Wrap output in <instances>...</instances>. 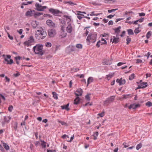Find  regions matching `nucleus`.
Listing matches in <instances>:
<instances>
[{
  "instance_id": "f257e3e1",
  "label": "nucleus",
  "mask_w": 152,
  "mask_h": 152,
  "mask_svg": "<svg viewBox=\"0 0 152 152\" xmlns=\"http://www.w3.org/2000/svg\"><path fill=\"white\" fill-rule=\"evenodd\" d=\"M35 32V37L38 39H43L45 38L47 35L46 31L42 28H38Z\"/></svg>"
},
{
  "instance_id": "f03ea898",
  "label": "nucleus",
  "mask_w": 152,
  "mask_h": 152,
  "mask_svg": "<svg viewBox=\"0 0 152 152\" xmlns=\"http://www.w3.org/2000/svg\"><path fill=\"white\" fill-rule=\"evenodd\" d=\"M43 48V46L42 45L37 44L33 47V49L35 54L42 56L44 54V52Z\"/></svg>"
},
{
  "instance_id": "7ed1b4c3",
  "label": "nucleus",
  "mask_w": 152,
  "mask_h": 152,
  "mask_svg": "<svg viewBox=\"0 0 152 152\" xmlns=\"http://www.w3.org/2000/svg\"><path fill=\"white\" fill-rule=\"evenodd\" d=\"M97 34L95 33L93 34H89L86 39V41L88 42V45L90 44V42L94 43L96 41Z\"/></svg>"
},
{
  "instance_id": "20e7f679",
  "label": "nucleus",
  "mask_w": 152,
  "mask_h": 152,
  "mask_svg": "<svg viewBox=\"0 0 152 152\" xmlns=\"http://www.w3.org/2000/svg\"><path fill=\"white\" fill-rule=\"evenodd\" d=\"M34 42V39L33 36H31L27 41H26L23 43V44L25 45L29 46L32 45Z\"/></svg>"
},
{
  "instance_id": "39448f33",
  "label": "nucleus",
  "mask_w": 152,
  "mask_h": 152,
  "mask_svg": "<svg viewBox=\"0 0 152 152\" xmlns=\"http://www.w3.org/2000/svg\"><path fill=\"white\" fill-rule=\"evenodd\" d=\"M115 98V96H113L107 98L106 100L104 102V105L105 106L108 105L109 104L113 102Z\"/></svg>"
},
{
  "instance_id": "423d86ee",
  "label": "nucleus",
  "mask_w": 152,
  "mask_h": 152,
  "mask_svg": "<svg viewBox=\"0 0 152 152\" xmlns=\"http://www.w3.org/2000/svg\"><path fill=\"white\" fill-rule=\"evenodd\" d=\"M48 34L50 37H53L56 34V30L54 29H50L48 31Z\"/></svg>"
},
{
  "instance_id": "0eeeda50",
  "label": "nucleus",
  "mask_w": 152,
  "mask_h": 152,
  "mask_svg": "<svg viewBox=\"0 0 152 152\" xmlns=\"http://www.w3.org/2000/svg\"><path fill=\"white\" fill-rule=\"evenodd\" d=\"M49 11L55 16H58L60 13H61L59 10L53 8L50 9Z\"/></svg>"
},
{
  "instance_id": "6e6552de",
  "label": "nucleus",
  "mask_w": 152,
  "mask_h": 152,
  "mask_svg": "<svg viewBox=\"0 0 152 152\" xmlns=\"http://www.w3.org/2000/svg\"><path fill=\"white\" fill-rule=\"evenodd\" d=\"M35 6L37 10L39 11H43L47 8V7L42 6L38 3L36 4Z\"/></svg>"
},
{
  "instance_id": "1a4fd4ad",
  "label": "nucleus",
  "mask_w": 152,
  "mask_h": 152,
  "mask_svg": "<svg viewBox=\"0 0 152 152\" xmlns=\"http://www.w3.org/2000/svg\"><path fill=\"white\" fill-rule=\"evenodd\" d=\"M107 44V42L106 40L103 38H102L101 41L99 40L97 42L96 46L98 48H99L100 46V45Z\"/></svg>"
},
{
  "instance_id": "9d476101",
  "label": "nucleus",
  "mask_w": 152,
  "mask_h": 152,
  "mask_svg": "<svg viewBox=\"0 0 152 152\" xmlns=\"http://www.w3.org/2000/svg\"><path fill=\"white\" fill-rule=\"evenodd\" d=\"M35 11L34 10H29L26 13V15L27 16H31L33 15H35Z\"/></svg>"
},
{
  "instance_id": "9b49d317",
  "label": "nucleus",
  "mask_w": 152,
  "mask_h": 152,
  "mask_svg": "<svg viewBox=\"0 0 152 152\" xmlns=\"http://www.w3.org/2000/svg\"><path fill=\"white\" fill-rule=\"evenodd\" d=\"M11 56L10 55H7V56L6 57L4 58V60L7 62V64H11L13 63V60L12 59H10V61L8 60V59H10Z\"/></svg>"
},
{
  "instance_id": "f8f14e48",
  "label": "nucleus",
  "mask_w": 152,
  "mask_h": 152,
  "mask_svg": "<svg viewBox=\"0 0 152 152\" xmlns=\"http://www.w3.org/2000/svg\"><path fill=\"white\" fill-rule=\"evenodd\" d=\"M83 91L80 88L77 89L75 92V94L77 96H81L82 95Z\"/></svg>"
},
{
  "instance_id": "ddd939ff",
  "label": "nucleus",
  "mask_w": 152,
  "mask_h": 152,
  "mask_svg": "<svg viewBox=\"0 0 152 152\" xmlns=\"http://www.w3.org/2000/svg\"><path fill=\"white\" fill-rule=\"evenodd\" d=\"M46 23L47 25L50 27H55V24L50 20H47Z\"/></svg>"
},
{
  "instance_id": "4468645a",
  "label": "nucleus",
  "mask_w": 152,
  "mask_h": 152,
  "mask_svg": "<svg viewBox=\"0 0 152 152\" xmlns=\"http://www.w3.org/2000/svg\"><path fill=\"white\" fill-rule=\"evenodd\" d=\"M68 25L66 27V31L68 33H71L72 31V27L71 24L69 22H68Z\"/></svg>"
},
{
  "instance_id": "2eb2a0df",
  "label": "nucleus",
  "mask_w": 152,
  "mask_h": 152,
  "mask_svg": "<svg viewBox=\"0 0 152 152\" xmlns=\"http://www.w3.org/2000/svg\"><path fill=\"white\" fill-rule=\"evenodd\" d=\"M147 82H142L138 85V88H145L147 86Z\"/></svg>"
},
{
  "instance_id": "dca6fc26",
  "label": "nucleus",
  "mask_w": 152,
  "mask_h": 152,
  "mask_svg": "<svg viewBox=\"0 0 152 152\" xmlns=\"http://www.w3.org/2000/svg\"><path fill=\"white\" fill-rule=\"evenodd\" d=\"M103 63L104 65H110L112 64V60L107 59H105L103 60Z\"/></svg>"
},
{
  "instance_id": "f3484780",
  "label": "nucleus",
  "mask_w": 152,
  "mask_h": 152,
  "mask_svg": "<svg viewBox=\"0 0 152 152\" xmlns=\"http://www.w3.org/2000/svg\"><path fill=\"white\" fill-rule=\"evenodd\" d=\"M61 30L62 32H63V35H61V38H64L65 37L66 35V33L64 31L65 26L61 25Z\"/></svg>"
},
{
  "instance_id": "a211bd4d",
  "label": "nucleus",
  "mask_w": 152,
  "mask_h": 152,
  "mask_svg": "<svg viewBox=\"0 0 152 152\" xmlns=\"http://www.w3.org/2000/svg\"><path fill=\"white\" fill-rule=\"evenodd\" d=\"M140 105L139 104H131L129 106V109H131L132 108L133 109H135L137 108L138 107H140Z\"/></svg>"
},
{
  "instance_id": "6ab92c4d",
  "label": "nucleus",
  "mask_w": 152,
  "mask_h": 152,
  "mask_svg": "<svg viewBox=\"0 0 152 152\" xmlns=\"http://www.w3.org/2000/svg\"><path fill=\"white\" fill-rule=\"evenodd\" d=\"M67 49L69 51L72 52L75 50V48L74 46L70 45L67 48Z\"/></svg>"
},
{
  "instance_id": "aec40b11",
  "label": "nucleus",
  "mask_w": 152,
  "mask_h": 152,
  "mask_svg": "<svg viewBox=\"0 0 152 152\" xmlns=\"http://www.w3.org/2000/svg\"><path fill=\"white\" fill-rule=\"evenodd\" d=\"M69 105V103H68L66 105L61 106L62 109H65L67 111L69 110V108L68 107Z\"/></svg>"
},
{
  "instance_id": "412c9836",
  "label": "nucleus",
  "mask_w": 152,
  "mask_h": 152,
  "mask_svg": "<svg viewBox=\"0 0 152 152\" xmlns=\"http://www.w3.org/2000/svg\"><path fill=\"white\" fill-rule=\"evenodd\" d=\"M121 28V27L120 26H119L117 28L114 29L115 33L116 34V36L118 35L120 31V29Z\"/></svg>"
},
{
  "instance_id": "4be33fe9",
  "label": "nucleus",
  "mask_w": 152,
  "mask_h": 152,
  "mask_svg": "<svg viewBox=\"0 0 152 152\" xmlns=\"http://www.w3.org/2000/svg\"><path fill=\"white\" fill-rule=\"evenodd\" d=\"M11 117L10 116H6L4 117V121L5 122H9L10 120L11 119Z\"/></svg>"
},
{
  "instance_id": "5701e85b",
  "label": "nucleus",
  "mask_w": 152,
  "mask_h": 152,
  "mask_svg": "<svg viewBox=\"0 0 152 152\" xmlns=\"http://www.w3.org/2000/svg\"><path fill=\"white\" fill-rule=\"evenodd\" d=\"M63 3L64 4H68L69 5H77L75 3L72 2L71 1H65L63 2Z\"/></svg>"
},
{
  "instance_id": "b1692460",
  "label": "nucleus",
  "mask_w": 152,
  "mask_h": 152,
  "mask_svg": "<svg viewBox=\"0 0 152 152\" xmlns=\"http://www.w3.org/2000/svg\"><path fill=\"white\" fill-rule=\"evenodd\" d=\"M80 99L79 97L77 96L75 99L74 100V103L75 104H77L79 103Z\"/></svg>"
},
{
  "instance_id": "393cba45",
  "label": "nucleus",
  "mask_w": 152,
  "mask_h": 152,
  "mask_svg": "<svg viewBox=\"0 0 152 152\" xmlns=\"http://www.w3.org/2000/svg\"><path fill=\"white\" fill-rule=\"evenodd\" d=\"M113 39L112 42V43H115V44H117L118 42H119V38H116L115 37L113 36Z\"/></svg>"
},
{
  "instance_id": "a878e982",
  "label": "nucleus",
  "mask_w": 152,
  "mask_h": 152,
  "mask_svg": "<svg viewBox=\"0 0 152 152\" xmlns=\"http://www.w3.org/2000/svg\"><path fill=\"white\" fill-rule=\"evenodd\" d=\"M93 80V77H89L88 79L87 86H88L89 84L91 83Z\"/></svg>"
},
{
  "instance_id": "bb28decb",
  "label": "nucleus",
  "mask_w": 152,
  "mask_h": 152,
  "mask_svg": "<svg viewBox=\"0 0 152 152\" xmlns=\"http://www.w3.org/2000/svg\"><path fill=\"white\" fill-rule=\"evenodd\" d=\"M3 145L4 148L6 149V150H8L9 149V146L6 143L4 142L3 143Z\"/></svg>"
},
{
  "instance_id": "cd10ccee",
  "label": "nucleus",
  "mask_w": 152,
  "mask_h": 152,
  "mask_svg": "<svg viewBox=\"0 0 152 152\" xmlns=\"http://www.w3.org/2000/svg\"><path fill=\"white\" fill-rule=\"evenodd\" d=\"M122 97L123 99H126L128 98L129 97H131L132 96V95L131 94H124L122 95Z\"/></svg>"
},
{
  "instance_id": "c85d7f7f",
  "label": "nucleus",
  "mask_w": 152,
  "mask_h": 152,
  "mask_svg": "<svg viewBox=\"0 0 152 152\" xmlns=\"http://www.w3.org/2000/svg\"><path fill=\"white\" fill-rule=\"evenodd\" d=\"M113 74H109L108 75H106V78L108 80H109L113 76Z\"/></svg>"
},
{
  "instance_id": "c756f323",
  "label": "nucleus",
  "mask_w": 152,
  "mask_h": 152,
  "mask_svg": "<svg viewBox=\"0 0 152 152\" xmlns=\"http://www.w3.org/2000/svg\"><path fill=\"white\" fill-rule=\"evenodd\" d=\"M91 94L90 93L88 94L85 96V98L87 101H89L90 100L89 96L91 95Z\"/></svg>"
},
{
  "instance_id": "7c9ffc66",
  "label": "nucleus",
  "mask_w": 152,
  "mask_h": 152,
  "mask_svg": "<svg viewBox=\"0 0 152 152\" xmlns=\"http://www.w3.org/2000/svg\"><path fill=\"white\" fill-rule=\"evenodd\" d=\"M99 133L98 132H96L94 133L93 136H94V139L96 140L97 139V137Z\"/></svg>"
},
{
  "instance_id": "2f4dec72",
  "label": "nucleus",
  "mask_w": 152,
  "mask_h": 152,
  "mask_svg": "<svg viewBox=\"0 0 152 152\" xmlns=\"http://www.w3.org/2000/svg\"><path fill=\"white\" fill-rule=\"evenodd\" d=\"M52 94L53 95V98L56 99H58V96L57 94L55 92H52Z\"/></svg>"
},
{
  "instance_id": "473e14b6",
  "label": "nucleus",
  "mask_w": 152,
  "mask_h": 152,
  "mask_svg": "<svg viewBox=\"0 0 152 152\" xmlns=\"http://www.w3.org/2000/svg\"><path fill=\"white\" fill-rule=\"evenodd\" d=\"M152 32L151 31H149L147 33L146 35V37L147 39H148L151 35Z\"/></svg>"
},
{
  "instance_id": "72a5a7b5",
  "label": "nucleus",
  "mask_w": 152,
  "mask_h": 152,
  "mask_svg": "<svg viewBox=\"0 0 152 152\" xmlns=\"http://www.w3.org/2000/svg\"><path fill=\"white\" fill-rule=\"evenodd\" d=\"M77 18L81 20L82 19L83 17H85V16L83 15H80L77 14Z\"/></svg>"
},
{
  "instance_id": "f704fd0d",
  "label": "nucleus",
  "mask_w": 152,
  "mask_h": 152,
  "mask_svg": "<svg viewBox=\"0 0 152 152\" xmlns=\"http://www.w3.org/2000/svg\"><path fill=\"white\" fill-rule=\"evenodd\" d=\"M32 26L34 28H36L37 26V24L36 23V22L35 21H33L32 23Z\"/></svg>"
},
{
  "instance_id": "c9c22d12",
  "label": "nucleus",
  "mask_w": 152,
  "mask_h": 152,
  "mask_svg": "<svg viewBox=\"0 0 152 152\" xmlns=\"http://www.w3.org/2000/svg\"><path fill=\"white\" fill-rule=\"evenodd\" d=\"M127 32L129 35H133L134 34L133 30L131 29H128L127 30Z\"/></svg>"
},
{
  "instance_id": "e433bc0d",
  "label": "nucleus",
  "mask_w": 152,
  "mask_h": 152,
  "mask_svg": "<svg viewBox=\"0 0 152 152\" xmlns=\"http://www.w3.org/2000/svg\"><path fill=\"white\" fill-rule=\"evenodd\" d=\"M146 105L148 107H151L152 106V103L150 101H148L146 103Z\"/></svg>"
},
{
  "instance_id": "4c0bfd02",
  "label": "nucleus",
  "mask_w": 152,
  "mask_h": 152,
  "mask_svg": "<svg viewBox=\"0 0 152 152\" xmlns=\"http://www.w3.org/2000/svg\"><path fill=\"white\" fill-rule=\"evenodd\" d=\"M41 141L42 142L41 145L42 147L44 148H45L46 147V142L43 140H41Z\"/></svg>"
},
{
  "instance_id": "58836bf2",
  "label": "nucleus",
  "mask_w": 152,
  "mask_h": 152,
  "mask_svg": "<svg viewBox=\"0 0 152 152\" xmlns=\"http://www.w3.org/2000/svg\"><path fill=\"white\" fill-rule=\"evenodd\" d=\"M76 47L78 49H81L82 48V45L80 44H78L76 45Z\"/></svg>"
},
{
  "instance_id": "ea45409f",
  "label": "nucleus",
  "mask_w": 152,
  "mask_h": 152,
  "mask_svg": "<svg viewBox=\"0 0 152 152\" xmlns=\"http://www.w3.org/2000/svg\"><path fill=\"white\" fill-rule=\"evenodd\" d=\"M142 146V144L141 143H140L139 144L137 145L136 146V149L137 150H139V149Z\"/></svg>"
},
{
  "instance_id": "a19ab883",
  "label": "nucleus",
  "mask_w": 152,
  "mask_h": 152,
  "mask_svg": "<svg viewBox=\"0 0 152 152\" xmlns=\"http://www.w3.org/2000/svg\"><path fill=\"white\" fill-rule=\"evenodd\" d=\"M58 122L61 123L63 125H65L66 126H67V124L64 121H58Z\"/></svg>"
},
{
  "instance_id": "79ce46f5",
  "label": "nucleus",
  "mask_w": 152,
  "mask_h": 152,
  "mask_svg": "<svg viewBox=\"0 0 152 152\" xmlns=\"http://www.w3.org/2000/svg\"><path fill=\"white\" fill-rule=\"evenodd\" d=\"M126 40L127 41L126 44L127 45H128L131 41V38L129 37H127Z\"/></svg>"
},
{
  "instance_id": "37998d69",
  "label": "nucleus",
  "mask_w": 152,
  "mask_h": 152,
  "mask_svg": "<svg viewBox=\"0 0 152 152\" xmlns=\"http://www.w3.org/2000/svg\"><path fill=\"white\" fill-rule=\"evenodd\" d=\"M140 31V30L139 29V28L138 27L134 31V33L136 34L139 33Z\"/></svg>"
},
{
  "instance_id": "c03bdc74",
  "label": "nucleus",
  "mask_w": 152,
  "mask_h": 152,
  "mask_svg": "<svg viewBox=\"0 0 152 152\" xmlns=\"http://www.w3.org/2000/svg\"><path fill=\"white\" fill-rule=\"evenodd\" d=\"M134 74H132L129 77V80H132L134 78Z\"/></svg>"
},
{
  "instance_id": "a18cd8bd",
  "label": "nucleus",
  "mask_w": 152,
  "mask_h": 152,
  "mask_svg": "<svg viewBox=\"0 0 152 152\" xmlns=\"http://www.w3.org/2000/svg\"><path fill=\"white\" fill-rule=\"evenodd\" d=\"M64 17L66 18L67 20L69 19V22L71 21V18L70 17L66 15H64Z\"/></svg>"
},
{
  "instance_id": "49530a36",
  "label": "nucleus",
  "mask_w": 152,
  "mask_h": 152,
  "mask_svg": "<svg viewBox=\"0 0 152 152\" xmlns=\"http://www.w3.org/2000/svg\"><path fill=\"white\" fill-rule=\"evenodd\" d=\"M43 14V13L42 12H37L35 13V15L37 16H39L40 15H42Z\"/></svg>"
},
{
  "instance_id": "de8ad7c7",
  "label": "nucleus",
  "mask_w": 152,
  "mask_h": 152,
  "mask_svg": "<svg viewBox=\"0 0 152 152\" xmlns=\"http://www.w3.org/2000/svg\"><path fill=\"white\" fill-rule=\"evenodd\" d=\"M89 31V29H86V31L83 34V36H87L88 35V34Z\"/></svg>"
},
{
  "instance_id": "09e8293b",
  "label": "nucleus",
  "mask_w": 152,
  "mask_h": 152,
  "mask_svg": "<svg viewBox=\"0 0 152 152\" xmlns=\"http://www.w3.org/2000/svg\"><path fill=\"white\" fill-rule=\"evenodd\" d=\"M6 32L7 33L8 37L11 40L13 39V38L12 36H11L9 33L6 31Z\"/></svg>"
},
{
  "instance_id": "8fccbe9b",
  "label": "nucleus",
  "mask_w": 152,
  "mask_h": 152,
  "mask_svg": "<svg viewBox=\"0 0 152 152\" xmlns=\"http://www.w3.org/2000/svg\"><path fill=\"white\" fill-rule=\"evenodd\" d=\"M45 45L47 47H50L51 46V44L49 42H47L45 43Z\"/></svg>"
},
{
  "instance_id": "3c124183",
  "label": "nucleus",
  "mask_w": 152,
  "mask_h": 152,
  "mask_svg": "<svg viewBox=\"0 0 152 152\" xmlns=\"http://www.w3.org/2000/svg\"><path fill=\"white\" fill-rule=\"evenodd\" d=\"M126 83V81L125 79L121 78V85L125 84Z\"/></svg>"
},
{
  "instance_id": "603ef678",
  "label": "nucleus",
  "mask_w": 152,
  "mask_h": 152,
  "mask_svg": "<svg viewBox=\"0 0 152 152\" xmlns=\"http://www.w3.org/2000/svg\"><path fill=\"white\" fill-rule=\"evenodd\" d=\"M117 10H118V9H112L111 10H108V11L109 13H110L111 12H114L115 11Z\"/></svg>"
},
{
  "instance_id": "864d4df0",
  "label": "nucleus",
  "mask_w": 152,
  "mask_h": 152,
  "mask_svg": "<svg viewBox=\"0 0 152 152\" xmlns=\"http://www.w3.org/2000/svg\"><path fill=\"white\" fill-rule=\"evenodd\" d=\"M13 109V107L12 106H10L8 108V110L10 112H11Z\"/></svg>"
},
{
  "instance_id": "5fc2aeb1",
  "label": "nucleus",
  "mask_w": 152,
  "mask_h": 152,
  "mask_svg": "<svg viewBox=\"0 0 152 152\" xmlns=\"http://www.w3.org/2000/svg\"><path fill=\"white\" fill-rule=\"evenodd\" d=\"M116 81L117 83H119V85H121V78L120 79H117L116 80Z\"/></svg>"
},
{
  "instance_id": "6e6d98bb",
  "label": "nucleus",
  "mask_w": 152,
  "mask_h": 152,
  "mask_svg": "<svg viewBox=\"0 0 152 152\" xmlns=\"http://www.w3.org/2000/svg\"><path fill=\"white\" fill-rule=\"evenodd\" d=\"M104 112H102L101 113H99L98 115L100 117H102L104 115Z\"/></svg>"
},
{
  "instance_id": "4d7b16f0",
  "label": "nucleus",
  "mask_w": 152,
  "mask_h": 152,
  "mask_svg": "<svg viewBox=\"0 0 152 152\" xmlns=\"http://www.w3.org/2000/svg\"><path fill=\"white\" fill-rule=\"evenodd\" d=\"M61 137L62 138L64 139H65L66 137H67L68 138H69V137L68 135H66L65 134H64L63 136H62Z\"/></svg>"
},
{
  "instance_id": "13d9d810",
  "label": "nucleus",
  "mask_w": 152,
  "mask_h": 152,
  "mask_svg": "<svg viewBox=\"0 0 152 152\" xmlns=\"http://www.w3.org/2000/svg\"><path fill=\"white\" fill-rule=\"evenodd\" d=\"M21 58V57L20 56H17L15 57V60H17V61L18 60H20Z\"/></svg>"
},
{
  "instance_id": "bf43d9fd",
  "label": "nucleus",
  "mask_w": 152,
  "mask_h": 152,
  "mask_svg": "<svg viewBox=\"0 0 152 152\" xmlns=\"http://www.w3.org/2000/svg\"><path fill=\"white\" fill-rule=\"evenodd\" d=\"M142 61L140 59H137V62L136 63H142Z\"/></svg>"
},
{
  "instance_id": "052dcab7",
  "label": "nucleus",
  "mask_w": 152,
  "mask_h": 152,
  "mask_svg": "<svg viewBox=\"0 0 152 152\" xmlns=\"http://www.w3.org/2000/svg\"><path fill=\"white\" fill-rule=\"evenodd\" d=\"M115 15H110L107 16V18L110 19H111Z\"/></svg>"
},
{
  "instance_id": "680f3d73",
  "label": "nucleus",
  "mask_w": 152,
  "mask_h": 152,
  "mask_svg": "<svg viewBox=\"0 0 152 152\" xmlns=\"http://www.w3.org/2000/svg\"><path fill=\"white\" fill-rule=\"evenodd\" d=\"M78 68H73L72 69V70L73 72H76L79 70Z\"/></svg>"
},
{
  "instance_id": "e2e57ef3",
  "label": "nucleus",
  "mask_w": 152,
  "mask_h": 152,
  "mask_svg": "<svg viewBox=\"0 0 152 152\" xmlns=\"http://www.w3.org/2000/svg\"><path fill=\"white\" fill-rule=\"evenodd\" d=\"M0 96L1 98L2 99L4 100L5 101V98L4 96H3L1 94H0Z\"/></svg>"
},
{
  "instance_id": "0e129e2a",
  "label": "nucleus",
  "mask_w": 152,
  "mask_h": 152,
  "mask_svg": "<svg viewBox=\"0 0 152 152\" xmlns=\"http://www.w3.org/2000/svg\"><path fill=\"white\" fill-rule=\"evenodd\" d=\"M5 79L6 80V81L9 82L10 81V80L9 78L7 77V76H6L5 77Z\"/></svg>"
},
{
  "instance_id": "69168bd1",
  "label": "nucleus",
  "mask_w": 152,
  "mask_h": 152,
  "mask_svg": "<svg viewBox=\"0 0 152 152\" xmlns=\"http://www.w3.org/2000/svg\"><path fill=\"white\" fill-rule=\"evenodd\" d=\"M20 75V73L19 72H18L17 73L14 74H13V75L15 77H17L19 76Z\"/></svg>"
},
{
  "instance_id": "338daca9",
  "label": "nucleus",
  "mask_w": 152,
  "mask_h": 152,
  "mask_svg": "<svg viewBox=\"0 0 152 152\" xmlns=\"http://www.w3.org/2000/svg\"><path fill=\"white\" fill-rule=\"evenodd\" d=\"M40 143L39 141H36L34 142V144L36 146H37Z\"/></svg>"
},
{
  "instance_id": "774afa93",
  "label": "nucleus",
  "mask_w": 152,
  "mask_h": 152,
  "mask_svg": "<svg viewBox=\"0 0 152 152\" xmlns=\"http://www.w3.org/2000/svg\"><path fill=\"white\" fill-rule=\"evenodd\" d=\"M47 152H56L55 150H49L48 149L47 150Z\"/></svg>"
}]
</instances>
